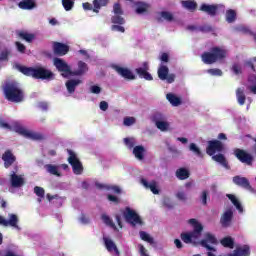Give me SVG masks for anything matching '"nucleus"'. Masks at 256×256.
<instances>
[{"label":"nucleus","instance_id":"obj_1","mask_svg":"<svg viewBox=\"0 0 256 256\" xmlns=\"http://www.w3.org/2000/svg\"><path fill=\"white\" fill-rule=\"evenodd\" d=\"M16 69H18L22 75L32 77L33 79H41L42 81H53V79H55V74L45 67H27L17 64Z\"/></svg>","mask_w":256,"mask_h":256},{"label":"nucleus","instance_id":"obj_2","mask_svg":"<svg viewBox=\"0 0 256 256\" xmlns=\"http://www.w3.org/2000/svg\"><path fill=\"white\" fill-rule=\"evenodd\" d=\"M227 49L219 46H214L209 52H204L201 59L205 65H213L214 63H221L227 59Z\"/></svg>","mask_w":256,"mask_h":256},{"label":"nucleus","instance_id":"obj_3","mask_svg":"<svg viewBox=\"0 0 256 256\" xmlns=\"http://www.w3.org/2000/svg\"><path fill=\"white\" fill-rule=\"evenodd\" d=\"M4 95L7 101L11 103H21L24 99L23 90L15 83H8L4 87Z\"/></svg>","mask_w":256,"mask_h":256},{"label":"nucleus","instance_id":"obj_4","mask_svg":"<svg viewBox=\"0 0 256 256\" xmlns=\"http://www.w3.org/2000/svg\"><path fill=\"white\" fill-rule=\"evenodd\" d=\"M14 131L19 133V135L26 137V139H31L32 141H45L47 139L43 133L29 131L18 124L14 126Z\"/></svg>","mask_w":256,"mask_h":256},{"label":"nucleus","instance_id":"obj_5","mask_svg":"<svg viewBox=\"0 0 256 256\" xmlns=\"http://www.w3.org/2000/svg\"><path fill=\"white\" fill-rule=\"evenodd\" d=\"M68 155V163L71 165L74 175H81L83 173V163L72 150H68Z\"/></svg>","mask_w":256,"mask_h":256},{"label":"nucleus","instance_id":"obj_6","mask_svg":"<svg viewBox=\"0 0 256 256\" xmlns=\"http://www.w3.org/2000/svg\"><path fill=\"white\" fill-rule=\"evenodd\" d=\"M123 217L127 223H130L132 227H135V225H143V220H141V217L135 210L130 209L129 207L125 208V211L123 212Z\"/></svg>","mask_w":256,"mask_h":256},{"label":"nucleus","instance_id":"obj_7","mask_svg":"<svg viewBox=\"0 0 256 256\" xmlns=\"http://www.w3.org/2000/svg\"><path fill=\"white\" fill-rule=\"evenodd\" d=\"M53 65L56 67L57 71L59 73H62V77H71V74L73 73V70H71V66L65 62V60L61 58H54Z\"/></svg>","mask_w":256,"mask_h":256},{"label":"nucleus","instance_id":"obj_8","mask_svg":"<svg viewBox=\"0 0 256 256\" xmlns=\"http://www.w3.org/2000/svg\"><path fill=\"white\" fill-rule=\"evenodd\" d=\"M223 149H225L223 142L219 140H210L206 148V153L210 157H213L214 154L223 152Z\"/></svg>","mask_w":256,"mask_h":256},{"label":"nucleus","instance_id":"obj_9","mask_svg":"<svg viewBox=\"0 0 256 256\" xmlns=\"http://www.w3.org/2000/svg\"><path fill=\"white\" fill-rule=\"evenodd\" d=\"M235 157L240 160L241 163H245L246 165H253V155L247 153V151L236 148L234 150Z\"/></svg>","mask_w":256,"mask_h":256},{"label":"nucleus","instance_id":"obj_10","mask_svg":"<svg viewBox=\"0 0 256 256\" xmlns=\"http://www.w3.org/2000/svg\"><path fill=\"white\" fill-rule=\"evenodd\" d=\"M135 73L140 79L145 81H153V76L149 73V62H143L142 67L136 68Z\"/></svg>","mask_w":256,"mask_h":256},{"label":"nucleus","instance_id":"obj_11","mask_svg":"<svg viewBox=\"0 0 256 256\" xmlns=\"http://www.w3.org/2000/svg\"><path fill=\"white\" fill-rule=\"evenodd\" d=\"M9 220L0 215V225L2 227H14L15 229H19V218L15 214H8Z\"/></svg>","mask_w":256,"mask_h":256},{"label":"nucleus","instance_id":"obj_12","mask_svg":"<svg viewBox=\"0 0 256 256\" xmlns=\"http://www.w3.org/2000/svg\"><path fill=\"white\" fill-rule=\"evenodd\" d=\"M52 49L54 55H57L58 57H64V55H67V53H69L70 48L67 44L61 42H53Z\"/></svg>","mask_w":256,"mask_h":256},{"label":"nucleus","instance_id":"obj_13","mask_svg":"<svg viewBox=\"0 0 256 256\" xmlns=\"http://www.w3.org/2000/svg\"><path fill=\"white\" fill-rule=\"evenodd\" d=\"M209 243H211V245H217V238L215 235L208 232L205 234V239L200 241V245L208 251H215V249L209 245Z\"/></svg>","mask_w":256,"mask_h":256},{"label":"nucleus","instance_id":"obj_14","mask_svg":"<svg viewBox=\"0 0 256 256\" xmlns=\"http://www.w3.org/2000/svg\"><path fill=\"white\" fill-rule=\"evenodd\" d=\"M112 68L120 77H123L124 79H127L128 81L135 80V76L133 75V72L129 70L128 68H123L119 65H113Z\"/></svg>","mask_w":256,"mask_h":256},{"label":"nucleus","instance_id":"obj_15","mask_svg":"<svg viewBox=\"0 0 256 256\" xmlns=\"http://www.w3.org/2000/svg\"><path fill=\"white\" fill-rule=\"evenodd\" d=\"M231 223H233V210L228 209L222 214L220 224L227 229V227H231Z\"/></svg>","mask_w":256,"mask_h":256},{"label":"nucleus","instance_id":"obj_16","mask_svg":"<svg viewBox=\"0 0 256 256\" xmlns=\"http://www.w3.org/2000/svg\"><path fill=\"white\" fill-rule=\"evenodd\" d=\"M2 161H4L5 169H9V167H11V165L17 161V157L13 155V151L8 149L3 153Z\"/></svg>","mask_w":256,"mask_h":256},{"label":"nucleus","instance_id":"obj_17","mask_svg":"<svg viewBox=\"0 0 256 256\" xmlns=\"http://www.w3.org/2000/svg\"><path fill=\"white\" fill-rule=\"evenodd\" d=\"M200 11L207 13L210 17H215L217 11H219V6L217 4H202L200 6Z\"/></svg>","mask_w":256,"mask_h":256},{"label":"nucleus","instance_id":"obj_18","mask_svg":"<svg viewBox=\"0 0 256 256\" xmlns=\"http://www.w3.org/2000/svg\"><path fill=\"white\" fill-rule=\"evenodd\" d=\"M16 37L21 41H26V43H33V41H35V34L29 33L25 30H17Z\"/></svg>","mask_w":256,"mask_h":256},{"label":"nucleus","instance_id":"obj_19","mask_svg":"<svg viewBox=\"0 0 256 256\" xmlns=\"http://www.w3.org/2000/svg\"><path fill=\"white\" fill-rule=\"evenodd\" d=\"M18 7L23 11H33V9H37V0H21Z\"/></svg>","mask_w":256,"mask_h":256},{"label":"nucleus","instance_id":"obj_20","mask_svg":"<svg viewBox=\"0 0 256 256\" xmlns=\"http://www.w3.org/2000/svg\"><path fill=\"white\" fill-rule=\"evenodd\" d=\"M188 223L192 225L194 229L192 234L199 239L201 237V233H203V225L199 223L195 218L189 219Z\"/></svg>","mask_w":256,"mask_h":256},{"label":"nucleus","instance_id":"obj_21","mask_svg":"<svg viewBox=\"0 0 256 256\" xmlns=\"http://www.w3.org/2000/svg\"><path fill=\"white\" fill-rule=\"evenodd\" d=\"M141 184L145 189H150V191L153 193V195H159L160 190L157 187V181L153 180L150 183L147 181V179L142 178L141 179Z\"/></svg>","mask_w":256,"mask_h":256},{"label":"nucleus","instance_id":"obj_22","mask_svg":"<svg viewBox=\"0 0 256 256\" xmlns=\"http://www.w3.org/2000/svg\"><path fill=\"white\" fill-rule=\"evenodd\" d=\"M81 83H83V81L79 79H70L66 81L65 85L68 93H70V95H73V93H75V90L77 89V87H79V85H81Z\"/></svg>","mask_w":256,"mask_h":256},{"label":"nucleus","instance_id":"obj_23","mask_svg":"<svg viewBox=\"0 0 256 256\" xmlns=\"http://www.w3.org/2000/svg\"><path fill=\"white\" fill-rule=\"evenodd\" d=\"M233 183H235V185H238V187H243V189H251V184L249 183V180L245 177L234 176Z\"/></svg>","mask_w":256,"mask_h":256},{"label":"nucleus","instance_id":"obj_24","mask_svg":"<svg viewBox=\"0 0 256 256\" xmlns=\"http://www.w3.org/2000/svg\"><path fill=\"white\" fill-rule=\"evenodd\" d=\"M10 183L12 187L19 188L23 187V185L25 184V180H23V177L16 175L15 172H12L10 176Z\"/></svg>","mask_w":256,"mask_h":256},{"label":"nucleus","instance_id":"obj_25","mask_svg":"<svg viewBox=\"0 0 256 256\" xmlns=\"http://www.w3.org/2000/svg\"><path fill=\"white\" fill-rule=\"evenodd\" d=\"M89 68H87V63L83 61L78 62V70L72 71L71 77H77L79 75H84V73H87Z\"/></svg>","mask_w":256,"mask_h":256},{"label":"nucleus","instance_id":"obj_26","mask_svg":"<svg viewBox=\"0 0 256 256\" xmlns=\"http://www.w3.org/2000/svg\"><path fill=\"white\" fill-rule=\"evenodd\" d=\"M181 5L187 11H191V13L197 10V2L195 0H183Z\"/></svg>","mask_w":256,"mask_h":256},{"label":"nucleus","instance_id":"obj_27","mask_svg":"<svg viewBox=\"0 0 256 256\" xmlns=\"http://www.w3.org/2000/svg\"><path fill=\"white\" fill-rule=\"evenodd\" d=\"M133 155L136 159H139V161H143L145 158V147L143 145L135 146L133 148Z\"/></svg>","mask_w":256,"mask_h":256},{"label":"nucleus","instance_id":"obj_28","mask_svg":"<svg viewBox=\"0 0 256 256\" xmlns=\"http://www.w3.org/2000/svg\"><path fill=\"white\" fill-rule=\"evenodd\" d=\"M213 161H216V163H219L222 165V167H225V169H229V162H227V158H225V155L223 154H214L212 155Z\"/></svg>","mask_w":256,"mask_h":256},{"label":"nucleus","instance_id":"obj_29","mask_svg":"<svg viewBox=\"0 0 256 256\" xmlns=\"http://www.w3.org/2000/svg\"><path fill=\"white\" fill-rule=\"evenodd\" d=\"M180 239L183 241V243L190 244L193 243V240H197L198 238L195 237L193 232H183L180 234Z\"/></svg>","mask_w":256,"mask_h":256},{"label":"nucleus","instance_id":"obj_30","mask_svg":"<svg viewBox=\"0 0 256 256\" xmlns=\"http://www.w3.org/2000/svg\"><path fill=\"white\" fill-rule=\"evenodd\" d=\"M175 175L180 181H185V179H189L191 173L186 168H178Z\"/></svg>","mask_w":256,"mask_h":256},{"label":"nucleus","instance_id":"obj_31","mask_svg":"<svg viewBox=\"0 0 256 256\" xmlns=\"http://www.w3.org/2000/svg\"><path fill=\"white\" fill-rule=\"evenodd\" d=\"M226 197L231 201V203L236 207V209L243 213V206L241 205V202H239V199L233 194H227Z\"/></svg>","mask_w":256,"mask_h":256},{"label":"nucleus","instance_id":"obj_32","mask_svg":"<svg viewBox=\"0 0 256 256\" xmlns=\"http://www.w3.org/2000/svg\"><path fill=\"white\" fill-rule=\"evenodd\" d=\"M109 1L110 0H94L93 1V12L94 13H99V9H101V7H107L109 5Z\"/></svg>","mask_w":256,"mask_h":256},{"label":"nucleus","instance_id":"obj_33","mask_svg":"<svg viewBox=\"0 0 256 256\" xmlns=\"http://www.w3.org/2000/svg\"><path fill=\"white\" fill-rule=\"evenodd\" d=\"M166 99L171 103V105H173V107H179V105H181V98L177 97L173 93H168L166 95Z\"/></svg>","mask_w":256,"mask_h":256},{"label":"nucleus","instance_id":"obj_34","mask_svg":"<svg viewBox=\"0 0 256 256\" xmlns=\"http://www.w3.org/2000/svg\"><path fill=\"white\" fill-rule=\"evenodd\" d=\"M44 168L48 173H50V175H55V177H61V173H59V166L53 164H46Z\"/></svg>","mask_w":256,"mask_h":256},{"label":"nucleus","instance_id":"obj_35","mask_svg":"<svg viewBox=\"0 0 256 256\" xmlns=\"http://www.w3.org/2000/svg\"><path fill=\"white\" fill-rule=\"evenodd\" d=\"M220 243L223 247H227L228 249H233L235 247V240H233L231 236L224 237L220 240Z\"/></svg>","mask_w":256,"mask_h":256},{"label":"nucleus","instance_id":"obj_36","mask_svg":"<svg viewBox=\"0 0 256 256\" xmlns=\"http://www.w3.org/2000/svg\"><path fill=\"white\" fill-rule=\"evenodd\" d=\"M169 75V67L165 65H161L158 68V77L161 79V81H165L167 79V76Z\"/></svg>","mask_w":256,"mask_h":256},{"label":"nucleus","instance_id":"obj_37","mask_svg":"<svg viewBox=\"0 0 256 256\" xmlns=\"http://www.w3.org/2000/svg\"><path fill=\"white\" fill-rule=\"evenodd\" d=\"M148 9H149V4H147L145 2H137L136 13L138 15H143V13H147Z\"/></svg>","mask_w":256,"mask_h":256},{"label":"nucleus","instance_id":"obj_38","mask_svg":"<svg viewBox=\"0 0 256 256\" xmlns=\"http://www.w3.org/2000/svg\"><path fill=\"white\" fill-rule=\"evenodd\" d=\"M236 97L239 105H245V101L247 100V97L245 96V92L243 88H238L236 90Z\"/></svg>","mask_w":256,"mask_h":256},{"label":"nucleus","instance_id":"obj_39","mask_svg":"<svg viewBox=\"0 0 256 256\" xmlns=\"http://www.w3.org/2000/svg\"><path fill=\"white\" fill-rule=\"evenodd\" d=\"M226 21L227 23H235L237 21V12L233 9L226 11Z\"/></svg>","mask_w":256,"mask_h":256},{"label":"nucleus","instance_id":"obj_40","mask_svg":"<svg viewBox=\"0 0 256 256\" xmlns=\"http://www.w3.org/2000/svg\"><path fill=\"white\" fill-rule=\"evenodd\" d=\"M236 251L238 252V254H240V256L251 255V247H249V245H244L240 248H237Z\"/></svg>","mask_w":256,"mask_h":256},{"label":"nucleus","instance_id":"obj_41","mask_svg":"<svg viewBox=\"0 0 256 256\" xmlns=\"http://www.w3.org/2000/svg\"><path fill=\"white\" fill-rule=\"evenodd\" d=\"M111 22L114 25H125V18H123L121 14H115L111 17Z\"/></svg>","mask_w":256,"mask_h":256},{"label":"nucleus","instance_id":"obj_42","mask_svg":"<svg viewBox=\"0 0 256 256\" xmlns=\"http://www.w3.org/2000/svg\"><path fill=\"white\" fill-rule=\"evenodd\" d=\"M101 219L105 225H108V227H111L112 229H117V226H115V223L113 220L106 214H102Z\"/></svg>","mask_w":256,"mask_h":256},{"label":"nucleus","instance_id":"obj_43","mask_svg":"<svg viewBox=\"0 0 256 256\" xmlns=\"http://www.w3.org/2000/svg\"><path fill=\"white\" fill-rule=\"evenodd\" d=\"M104 244H105V247L107 249V251H113L117 245L115 244V242H113V240L107 238V237H104Z\"/></svg>","mask_w":256,"mask_h":256},{"label":"nucleus","instance_id":"obj_44","mask_svg":"<svg viewBox=\"0 0 256 256\" xmlns=\"http://www.w3.org/2000/svg\"><path fill=\"white\" fill-rule=\"evenodd\" d=\"M140 238L142 239V241H146V243H150V245H153V243H155V240L153 239V237H151L145 231H140Z\"/></svg>","mask_w":256,"mask_h":256},{"label":"nucleus","instance_id":"obj_45","mask_svg":"<svg viewBox=\"0 0 256 256\" xmlns=\"http://www.w3.org/2000/svg\"><path fill=\"white\" fill-rule=\"evenodd\" d=\"M198 31H200V33H213L215 28L209 24H204L198 27Z\"/></svg>","mask_w":256,"mask_h":256},{"label":"nucleus","instance_id":"obj_46","mask_svg":"<svg viewBox=\"0 0 256 256\" xmlns=\"http://www.w3.org/2000/svg\"><path fill=\"white\" fill-rule=\"evenodd\" d=\"M62 6L65 11H71L75 7V1L73 0H62Z\"/></svg>","mask_w":256,"mask_h":256},{"label":"nucleus","instance_id":"obj_47","mask_svg":"<svg viewBox=\"0 0 256 256\" xmlns=\"http://www.w3.org/2000/svg\"><path fill=\"white\" fill-rule=\"evenodd\" d=\"M162 19H165V21H168L169 23H171V21H173L175 19V17L173 16V14L171 12L168 11H162L160 13Z\"/></svg>","mask_w":256,"mask_h":256},{"label":"nucleus","instance_id":"obj_48","mask_svg":"<svg viewBox=\"0 0 256 256\" xmlns=\"http://www.w3.org/2000/svg\"><path fill=\"white\" fill-rule=\"evenodd\" d=\"M207 73H209V75H212L213 77H222L223 76V71H221V69H219V68L208 69Z\"/></svg>","mask_w":256,"mask_h":256},{"label":"nucleus","instance_id":"obj_49","mask_svg":"<svg viewBox=\"0 0 256 256\" xmlns=\"http://www.w3.org/2000/svg\"><path fill=\"white\" fill-rule=\"evenodd\" d=\"M156 127L160 131H167V129H169V123L165 121H156Z\"/></svg>","mask_w":256,"mask_h":256},{"label":"nucleus","instance_id":"obj_50","mask_svg":"<svg viewBox=\"0 0 256 256\" xmlns=\"http://www.w3.org/2000/svg\"><path fill=\"white\" fill-rule=\"evenodd\" d=\"M190 151L194 152L198 157H202L201 149L197 147V144L191 143L189 146Z\"/></svg>","mask_w":256,"mask_h":256},{"label":"nucleus","instance_id":"obj_51","mask_svg":"<svg viewBox=\"0 0 256 256\" xmlns=\"http://www.w3.org/2000/svg\"><path fill=\"white\" fill-rule=\"evenodd\" d=\"M231 71H233L234 75H241L243 70L241 69V65L234 63L231 67Z\"/></svg>","mask_w":256,"mask_h":256},{"label":"nucleus","instance_id":"obj_52","mask_svg":"<svg viewBox=\"0 0 256 256\" xmlns=\"http://www.w3.org/2000/svg\"><path fill=\"white\" fill-rule=\"evenodd\" d=\"M124 144L126 145V147H128V149H133V147L135 148V139L124 138Z\"/></svg>","mask_w":256,"mask_h":256},{"label":"nucleus","instance_id":"obj_53","mask_svg":"<svg viewBox=\"0 0 256 256\" xmlns=\"http://www.w3.org/2000/svg\"><path fill=\"white\" fill-rule=\"evenodd\" d=\"M113 12L115 15H123V9L121 8V4L115 3L113 5Z\"/></svg>","mask_w":256,"mask_h":256},{"label":"nucleus","instance_id":"obj_54","mask_svg":"<svg viewBox=\"0 0 256 256\" xmlns=\"http://www.w3.org/2000/svg\"><path fill=\"white\" fill-rule=\"evenodd\" d=\"M34 193L37 195V197H45V189H43L42 187L36 186L34 188Z\"/></svg>","mask_w":256,"mask_h":256},{"label":"nucleus","instance_id":"obj_55","mask_svg":"<svg viewBox=\"0 0 256 256\" xmlns=\"http://www.w3.org/2000/svg\"><path fill=\"white\" fill-rule=\"evenodd\" d=\"M15 46L19 53H25L27 51V47L19 41L15 42Z\"/></svg>","mask_w":256,"mask_h":256},{"label":"nucleus","instance_id":"obj_56","mask_svg":"<svg viewBox=\"0 0 256 256\" xmlns=\"http://www.w3.org/2000/svg\"><path fill=\"white\" fill-rule=\"evenodd\" d=\"M134 123H135V118H133V117H125L124 118V125L126 127H131V125H134Z\"/></svg>","mask_w":256,"mask_h":256},{"label":"nucleus","instance_id":"obj_57","mask_svg":"<svg viewBox=\"0 0 256 256\" xmlns=\"http://www.w3.org/2000/svg\"><path fill=\"white\" fill-rule=\"evenodd\" d=\"M9 50H3L0 53V61H7L9 59Z\"/></svg>","mask_w":256,"mask_h":256},{"label":"nucleus","instance_id":"obj_58","mask_svg":"<svg viewBox=\"0 0 256 256\" xmlns=\"http://www.w3.org/2000/svg\"><path fill=\"white\" fill-rule=\"evenodd\" d=\"M111 29L113 31H118L119 33H125V27L121 26V24H119V25H112Z\"/></svg>","mask_w":256,"mask_h":256},{"label":"nucleus","instance_id":"obj_59","mask_svg":"<svg viewBox=\"0 0 256 256\" xmlns=\"http://www.w3.org/2000/svg\"><path fill=\"white\" fill-rule=\"evenodd\" d=\"M90 91L94 95H99V93H101V87H99L97 85H93V86L90 87Z\"/></svg>","mask_w":256,"mask_h":256},{"label":"nucleus","instance_id":"obj_60","mask_svg":"<svg viewBox=\"0 0 256 256\" xmlns=\"http://www.w3.org/2000/svg\"><path fill=\"white\" fill-rule=\"evenodd\" d=\"M176 197L179 201H187V194H185V192H178Z\"/></svg>","mask_w":256,"mask_h":256},{"label":"nucleus","instance_id":"obj_61","mask_svg":"<svg viewBox=\"0 0 256 256\" xmlns=\"http://www.w3.org/2000/svg\"><path fill=\"white\" fill-rule=\"evenodd\" d=\"M100 109L101 111H107V109H109V103H107V101H101Z\"/></svg>","mask_w":256,"mask_h":256},{"label":"nucleus","instance_id":"obj_62","mask_svg":"<svg viewBox=\"0 0 256 256\" xmlns=\"http://www.w3.org/2000/svg\"><path fill=\"white\" fill-rule=\"evenodd\" d=\"M160 60L162 61V63H169V54L167 53H162Z\"/></svg>","mask_w":256,"mask_h":256},{"label":"nucleus","instance_id":"obj_63","mask_svg":"<svg viewBox=\"0 0 256 256\" xmlns=\"http://www.w3.org/2000/svg\"><path fill=\"white\" fill-rule=\"evenodd\" d=\"M165 81H167V83H174L175 82V74H168Z\"/></svg>","mask_w":256,"mask_h":256},{"label":"nucleus","instance_id":"obj_64","mask_svg":"<svg viewBox=\"0 0 256 256\" xmlns=\"http://www.w3.org/2000/svg\"><path fill=\"white\" fill-rule=\"evenodd\" d=\"M201 199H202V204L207 205V191L204 190L202 192Z\"/></svg>","mask_w":256,"mask_h":256}]
</instances>
